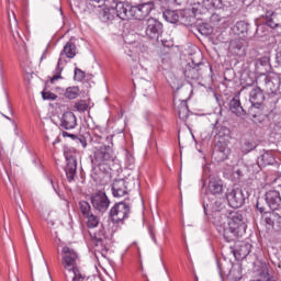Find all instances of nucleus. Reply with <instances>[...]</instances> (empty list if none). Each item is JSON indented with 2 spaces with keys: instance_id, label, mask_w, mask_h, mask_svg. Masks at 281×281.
<instances>
[{
  "instance_id": "ea45409f",
  "label": "nucleus",
  "mask_w": 281,
  "mask_h": 281,
  "mask_svg": "<svg viewBox=\"0 0 281 281\" xmlns=\"http://www.w3.org/2000/svg\"><path fill=\"white\" fill-rule=\"evenodd\" d=\"M75 78L76 80L82 81L83 78H87L85 71L80 70V68L75 69Z\"/></svg>"
},
{
  "instance_id": "e2e57ef3",
  "label": "nucleus",
  "mask_w": 281,
  "mask_h": 281,
  "mask_svg": "<svg viewBox=\"0 0 281 281\" xmlns=\"http://www.w3.org/2000/svg\"><path fill=\"white\" fill-rule=\"evenodd\" d=\"M0 70H1V65H0Z\"/></svg>"
},
{
  "instance_id": "bf43d9fd",
  "label": "nucleus",
  "mask_w": 281,
  "mask_h": 281,
  "mask_svg": "<svg viewBox=\"0 0 281 281\" xmlns=\"http://www.w3.org/2000/svg\"><path fill=\"white\" fill-rule=\"evenodd\" d=\"M69 137H74V134H70Z\"/></svg>"
},
{
  "instance_id": "39448f33",
  "label": "nucleus",
  "mask_w": 281,
  "mask_h": 281,
  "mask_svg": "<svg viewBox=\"0 0 281 281\" xmlns=\"http://www.w3.org/2000/svg\"><path fill=\"white\" fill-rule=\"evenodd\" d=\"M128 214H131V206L126 202L116 203L110 210L112 223H116L117 225H122L128 218Z\"/></svg>"
},
{
  "instance_id": "0eeeda50",
  "label": "nucleus",
  "mask_w": 281,
  "mask_h": 281,
  "mask_svg": "<svg viewBox=\"0 0 281 281\" xmlns=\"http://www.w3.org/2000/svg\"><path fill=\"white\" fill-rule=\"evenodd\" d=\"M114 160L115 155H113V149H111V146L109 145H103L94 151L93 164L95 166H106L112 164Z\"/></svg>"
},
{
  "instance_id": "6e6d98bb",
  "label": "nucleus",
  "mask_w": 281,
  "mask_h": 281,
  "mask_svg": "<svg viewBox=\"0 0 281 281\" xmlns=\"http://www.w3.org/2000/svg\"><path fill=\"white\" fill-rule=\"evenodd\" d=\"M139 52H144V47L143 48H138Z\"/></svg>"
},
{
  "instance_id": "c756f323",
  "label": "nucleus",
  "mask_w": 281,
  "mask_h": 281,
  "mask_svg": "<svg viewBox=\"0 0 281 281\" xmlns=\"http://www.w3.org/2000/svg\"><path fill=\"white\" fill-rule=\"evenodd\" d=\"M276 13L268 11L266 13V19H267V25H269V27L276 29L278 27V25H280V23L276 22Z\"/></svg>"
},
{
  "instance_id": "2eb2a0df",
  "label": "nucleus",
  "mask_w": 281,
  "mask_h": 281,
  "mask_svg": "<svg viewBox=\"0 0 281 281\" xmlns=\"http://www.w3.org/2000/svg\"><path fill=\"white\" fill-rule=\"evenodd\" d=\"M233 254L238 260L248 257L251 254V244L247 241L235 243Z\"/></svg>"
},
{
  "instance_id": "4468645a",
  "label": "nucleus",
  "mask_w": 281,
  "mask_h": 281,
  "mask_svg": "<svg viewBox=\"0 0 281 281\" xmlns=\"http://www.w3.org/2000/svg\"><path fill=\"white\" fill-rule=\"evenodd\" d=\"M66 161H67V166L65 168L66 177L68 181L71 182L76 177V170H78V160L76 159V156L67 154Z\"/></svg>"
},
{
  "instance_id": "603ef678",
  "label": "nucleus",
  "mask_w": 281,
  "mask_h": 281,
  "mask_svg": "<svg viewBox=\"0 0 281 281\" xmlns=\"http://www.w3.org/2000/svg\"><path fill=\"white\" fill-rule=\"evenodd\" d=\"M212 32V30L209 27V29H206V32H204V33H202V34H204L205 36H207V34H210Z\"/></svg>"
},
{
  "instance_id": "2f4dec72",
  "label": "nucleus",
  "mask_w": 281,
  "mask_h": 281,
  "mask_svg": "<svg viewBox=\"0 0 281 281\" xmlns=\"http://www.w3.org/2000/svg\"><path fill=\"white\" fill-rule=\"evenodd\" d=\"M86 218H88L87 226L90 229H94V227H98V225H100V220H98V216L93 215V213H91L89 216H86Z\"/></svg>"
},
{
  "instance_id": "aec40b11",
  "label": "nucleus",
  "mask_w": 281,
  "mask_h": 281,
  "mask_svg": "<svg viewBox=\"0 0 281 281\" xmlns=\"http://www.w3.org/2000/svg\"><path fill=\"white\" fill-rule=\"evenodd\" d=\"M229 109L231 112L237 115V117H245L247 115V112H245V109L240 104V97L235 95L231 102H229Z\"/></svg>"
},
{
  "instance_id": "c85d7f7f",
  "label": "nucleus",
  "mask_w": 281,
  "mask_h": 281,
  "mask_svg": "<svg viewBox=\"0 0 281 281\" xmlns=\"http://www.w3.org/2000/svg\"><path fill=\"white\" fill-rule=\"evenodd\" d=\"M191 12L194 14V16H198V14H205L206 11L203 2L200 0L196 3H193Z\"/></svg>"
},
{
  "instance_id": "b1692460",
  "label": "nucleus",
  "mask_w": 281,
  "mask_h": 281,
  "mask_svg": "<svg viewBox=\"0 0 281 281\" xmlns=\"http://www.w3.org/2000/svg\"><path fill=\"white\" fill-rule=\"evenodd\" d=\"M276 161V158L273 157V154L271 151H265L259 158H258V165L266 167L271 166Z\"/></svg>"
},
{
  "instance_id": "680f3d73",
  "label": "nucleus",
  "mask_w": 281,
  "mask_h": 281,
  "mask_svg": "<svg viewBox=\"0 0 281 281\" xmlns=\"http://www.w3.org/2000/svg\"><path fill=\"white\" fill-rule=\"evenodd\" d=\"M56 143H58V140H55L53 144H56Z\"/></svg>"
},
{
  "instance_id": "f8f14e48",
  "label": "nucleus",
  "mask_w": 281,
  "mask_h": 281,
  "mask_svg": "<svg viewBox=\"0 0 281 281\" xmlns=\"http://www.w3.org/2000/svg\"><path fill=\"white\" fill-rule=\"evenodd\" d=\"M263 221L268 229H274V232H280L281 229V216L278 213L269 212L263 214Z\"/></svg>"
},
{
  "instance_id": "dca6fc26",
  "label": "nucleus",
  "mask_w": 281,
  "mask_h": 281,
  "mask_svg": "<svg viewBox=\"0 0 281 281\" xmlns=\"http://www.w3.org/2000/svg\"><path fill=\"white\" fill-rule=\"evenodd\" d=\"M265 90L260 86H257L250 90L249 101L256 108L260 109V104L265 102Z\"/></svg>"
},
{
  "instance_id": "052dcab7",
  "label": "nucleus",
  "mask_w": 281,
  "mask_h": 281,
  "mask_svg": "<svg viewBox=\"0 0 281 281\" xmlns=\"http://www.w3.org/2000/svg\"><path fill=\"white\" fill-rule=\"evenodd\" d=\"M7 120H10V117H8V116H4Z\"/></svg>"
},
{
  "instance_id": "7ed1b4c3",
  "label": "nucleus",
  "mask_w": 281,
  "mask_h": 281,
  "mask_svg": "<svg viewBox=\"0 0 281 281\" xmlns=\"http://www.w3.org/2000/svg\"><path fill=\"white\" fill-rule=\"evenodd\" d=\"M256 82L268 95H278L280 91V75L276 72L259 75Z\"/></svg>"
},
{
  "instance_id": "ddd939ff",
  "label": "nucleus",
  "mask_w": 281,
  "mask_h": 281,
  "mask_svg": "<svg viewBox=\"0 0 281 281\" xmlns=\"http://www.w3.org/2000/svg\"><path fill=\"white\" fill-rule=\"evenodd\" d=\"M78 126V119L74 112H65L60 117V127L65 131H74Z\"/></svg>"
},
{
  "instance_id": "8fccbe9b",
  "label": "nucleus",
  "mask_w": 281,
  "mask_h": 281,
  "mask_svg": "<svg viewBox=\"0 0 281 281\" xmlns=\"http://www.w3.org/2000/svg\"><path fill=\"white\" fill-rule=\"evenodd\" d=\"M235 175H237V177H241L243 176V171L240 169L235 170Z\"/></svg>"
},
{
  "instance_id": "423d86ee",
  "label": "nucleus",
  "mask_w": 281,
  "mask_h": 281,
  "mask_svg": "<svg viewBox=\"0 0 281 281\" xmlns=\"http://www.w3.org/2000/svg\"><path fill=\"white\" fill-rule=\"evenodd\" d=\"M105 5L111 7L115 10V16L126 21L133 19V7L127 2H117V0H106Z\"/></svg>"
},
{
  "instance_id": "a18cd8bd",
  "label": "nucleus",
  "mask_w": 281,
  "mask_h": 281,
  "mask_svg": "<svg viewBox=\"0 0 281 281\" xmlns=\"http://www.w3.org/2000/svg\"><path fill=\"white\" fill-rule=\"evenodd\" d=\"M13 196L15 199V202L19 203V199H21V193H19V191H16V189H14Z\"/></svg>"
},
{
  "instance_id": "f03ea898",
  "label": "nucleus",
  "mask_w": 281,
  "mask_h": 281,
  "mask_svg": "<svg viewBox=\"0 0 281 281\" xmlns=\"http://www.w3.org/2000/svg\"><path fill=\"white\" fill-rule=\"evenodd\" d=\"M63 258L61 265L66 269L65 278L67 281H83L82 274H80V270L76 266V261L78 260V254L74 251V249L65 246L61 250Z\"/></svg>"
},
{
  "instance_id": "5fc2aeb1",
  "label": "nucleus",
  "mask_w": 281,
  "mask_h": 281,
  "mask_svg": "<svg viewBox=\"0 0 281 281\" xmlns=\"http://www.w3.org/2000/svg\"><path fill=\"white\" fill-rule=\"evenodd\" d=\"M67 135H69L67 132H64V133H63V136H64V137H67Z\"/></svg>"
},
{
  "instance_id": "4d7b16f0",
  "label": "nucleus",
  "mask_w": 281,
  "mask_h": 281,
  "mask_svg": "<svg viewBox=\"0 0 281 281\" xmlns=\"http://www.w3.org/2000/svg\"><path fill=\"white\" fill-rule=\"evenodd\" d=\"M106 140H111V138L109 136L105 137Z\"/></svg>"
},
{
  "instance_id": "1a4fd4ad",
  "label": "nucleus",
  "mask_w": 281,
  "mask_h": 281,
  "mask_svg": "<svg viewBox=\"0 0 281 281\" xmlns=\"http://www.w3.org/2000/svg\"><path fill=\"white\" fill-rule=\"evenodd\" d=\"M153 10H155L154 1L143 2L138 5H134L132 8V19H135L136 21H144V19L150 15Z\"/></svg>"
},
{
  "instance_id": "a19ab883",
  "label": "nucleus",
  "mask_w": 281,
  "mask_h": 281,
  "mask_svg": "<svg viewBox=\"0 0 281 281\" xmlns=\"http://www.w3.org/2000/svg\"><path fill=\"white\" fill-rule=\"evenodd\" d=\"M241 148L244 153H250V150H254V145L249 140H246Z\"/></svg>"
},
{
  "instance_id": "864d4df0",
  "label": "nucleus",
  "mask_w": 281,
  "mask_h": 281,
  "mask_svg": "<svg viewBox=\"0 0 281 281\" xmlns=\"http://www.w3.org/2000/svg\"><path fill=\"white\" fill-rule=\"evenodd\" d=\"M49 183L52 184L53 190H55V192H56V187L54 186V180L49 179Z\"/></svg>"
},
{
  "instance_id": "79ce46f5",
  "label": "nucleus",
  "mask_w": 281,
  "mask_h": 281,
  "mask_svg": "<svg viewBox=\"0 0 281 281\" xmlns=\"http://www.w3.org/2000/svg\"><path fill=\"white\" fill-rule=\"evenodd\" d=\"M203 177H204V179H207V177H210V167L209 166L203 167Z\"/></svg>"
},
{
  "instance_id": "c9c22d12",
  "label": "nucleus",
  "mask_w": 281,
  "mask_h": 281,
  "mask_svg": "<svg viewBox=\"0 0 281 281\" xmlns=\"http://www.w3.org/2000/svg\"><path fill=\"white\" fill-rule=\"evenodd\" d=\"M229 276L234 281H240L243 279V273L240 272V268H233L229 271Z\"/></svg>"
},
{
  "instance_id": "f257e3e1",
  "label": "nucleus",
  "mask_w": 281,
  "mask_h": 281,
  "mask_svg": "<svg viewBox=\"0 0 281 281\" xmlns=\"http://www.w3.org/2000/svg\"><path fill=\"white\" fill-rule=\"evenodd\" d=\"M212 210V223L227 243L236 240L247 232V224L239 212L228 211L218 201L214 202Z\"/></svg>"
},
{
  "instance_id": "c03bdc74",
  "label": "nucleus",
  "mask_w": 281,
  "mask_h": 281,
  "mask_svg": "<svg viewBox=\"0 0 281 281\" xmlns=\"http://www.w3.org/2000/svg\"><path fill=\"white\" fill-rule=\"evenodd\" d=\"M149 236H150L153 243H155V245H158L157 237L155 236V231H149Z\"/></svg>"
},
{
  "instance_id": "6e6552de",
  "label": "nucleus",
  "mask_w": 281,
  "mask_h": 281,
  "mask_svg": "<svg viewBox=\"0 0 281 281\" xmlns=\"http://www.w3.org/2000/svg\"><path fill=\"white\" fill-rule=\"evenodd\" d=\"M91 204L97 212H101V214H104L106 210H109L111 205V200H109V196H106V193L103 191H98L92 193L91 195Z\"/></svg>"
},
{
  "instance_id": "9d476101",
  "label": "nucleus",
  "mask_w": 281,
  "mask_h": 281,
  "mask_svg": "<svg viewBox=\"0 0 281 281\" xmlns=\"http://www.w3.org/2000/svg\"><path fill=\"white\" fill-rule=\"evenodd\" d=\"M164 30V24L157 19L150 18L146 21L145 34L148 38H159Z\"/></svg>"
},
{
  "instance_id": "cd10ccee",
  "label": "nucleus",
  "mask_w": 281,
  "mask_h": 281,
  "mask_svg": "<svg viewBox=\"0 0 281 281\" xmlns=\"http://www.w3.org/2000/svg\"><path fill=\"white\" fill-rule=\"evenodd\" d=\"M80 94V89L78 87H69L66 89L65 98L68 100H76Z\"/></svg>"
},
{
  "instance_id": "a878e982",
  "label": "nucleus",
  "mask_w": 281,
  "mask_h": 281,
  "mask_svg": "<svg viewBox=\"0 0 281 281\" xmlns=\"http://www.w3.org/2000/svg\"><path fill=\"white\" fill-rule=\"evenodd\" d=\"M228 49L231 54L238 56V54H240V50L243 49V40L235 38L231 41Z\"/></svg>"
},
{
  "instance_id": "9b49d317",
  "label": "nucleus",
  "mask_w": 281,
  "mask_h": 281,
  "mask_svg": "<svg viewBox=\"0 0 281 281\" xmlns=\"http://www.w3.org/2000/svg\"><path fill=\"white\" fill-rule=\"evenodd\" d=\"M226 199L231 207H243V204L245 203V193H243V190L240 189H232L227 192Z\"/></svg>"
},
{
  "instance_id": "f3484780",
  "label": "nucleus",
  "mask_w": 281,
  "mask_h": 281,
  "mask_svg": "<svg viewBox=\"0 0 281 281\" xmlns=\"http://www.w3.org/2000/svg\"><path fill=\"white\" fill-rule=\"evenodd\" d=\"M266 202L270 210H280L281 195L278 190H270L266 193Z\"/></svg>"
},
{
  "instance_id": "72a5a7b5",
  "label": "nucleus",
  "mask_w": 281,
  "mask_h": 281,
  "mask_svg": "<svg viewBox=\"0 0 281 281\" xmlns=\"http://www.w3.org/2000/svg\"><path fill=\"white\" fill-rule=\"evenodd\" d=\"M145 87V95L150 98V95H155V85L150 81H144Z\"/></svg>"
},
{
  "instance_id": "3c124183",
  "label": "nucleus",
  "mask_w": 281,
  "mask_h": 281,
  "mask_svg": "<svg viewBox=\"0 0 281 281\" xmlns=\"http://www.w3.org/2000/svg\"><path fill=\"white\" fill-rule=\"evenodd\" d=\"M95 142H102V136H94Z\"/></svg>"
},
{
  "instance_id": "393cba45",
  "label": "nucleus",
  "mask_w": 281,
  "mask_h": 281,
  "mask_svg": "<svg viewBox=\"0 0 281 281\" xmlns=\"http://www.w3.org/2000/svg\"><path fill=\"white\" fill-rule=\"evenodd\" d=\"M202 66H203V63H201V61H199L198 64L192 61L188 78H192V80H199V78L201 76V67Z\"/></svg>"
},
{
  "instance_id": "412c9836",
  "label": "nucleus",
  "mask_w": 281,
  "mask_h": 281,
  "mask_svg": "<svg viewBox=\"0 0 281 281\" xmlns=\"http://www.w3.org/2000/svg\"><path fill=\"white\" fill-rule=\"evenodd\" d=\"M99 19L102 21V23H109V21H113L115 19V9L113 5H106V2L104 3V7L99 11Z\"/></svg>"
},
{
  "instance_id": "09e8293b",
  "label": "nucleus",
  "mask_w": 281,
  "mask_h": 281,
  "mask_svg": "<svg viewBox=\"0 0 281 281\" xmlns=\"http://www.w3.org/2000/svg\"><path fill=\"white\" fill-rule=\"evenodd\" d=\"M92 3H106V0H90Z\"/></svg>"
},
{
  "instance_id": "20e7f679",
  "label": "nucleus",
  "mask_w": 281,
  "mask_h": 281,
  "mask_svg": "<svg viewBox=\"0 0 281 281\" xmlns=\"http://www.w3.org/2000/svg\"><path fill=\"white\" fill-rule=\"evenodd\" d=\"M64 56H66V58H76V44H74V42L66 43L63 50L60 52V56L57 61V67L54 70L53 77L50 78L52 85H54L57 80H63V63H67L63 59Z\"/></svg>"
},
{
  "instance_id": "49530a36",
  "label": "nucleus",
  "mask_w": 281,
  "mask_h": 281,
  "mask_svg": "<svg viewBox=\"0 0 281 281\" xmlns=\"http://www.w3.org/2000/svg\"><path fill=\"white\" fill-rule=\"evenodd\" d=\"M257 210L262 214L265 212V209L260 206V202H257Z\"/></svg>"
},
{
  "instance_id": "4be33fe9",
  "label": "nucleus",
  "mask_w": 281,
  "mask_h": 281,
  "mask_svg": "<svg viewBox=\"0 0 281 281\" xmlns=\"http://www.w3.org/2000/svg\"><path fill=\"white\" fill-rule=\"evenodd\" d=\"M209 191L211 194H223V180L211 178L209 181Z\"/></svg>"
},
{
  "instance_id": "37998d69",
  "label": "nucleus",
  "mask_w": 281,
  "mask_h": 281,
  "mask_svg": "<svg viewBox=\"0 0 281 281\" xmlns=\"http://www.w3.org/2000/svg\"><path fill=\"white\" fill-rule=\"evenodd\" d=\"M13 124V133L15 135V137H19V126L16 125V123L14 121H12Z\"/></svg>"
},
{
  "instance_id": "e433bc0d",
  "label": "nucleus",
  "mask_w": 281,
  "mask_h": 281,
  "mask_svg": "<svg viewBox=\"0 0 281 281\" xmlns=\"http://www.w3.org/2000/svg\"><path fill=\"white\" fill-rule=\"evenodd\" d=\"M36 281H52V276L49 274V270H47V266H44V277L37 276Z\"/></svg>"
},
{
  "instance_id": "58836bf2",
  "label": "nucleus",
  "mask_w": 281,
  "mask_h": 281,
  "mask_svg": "<svg viewBox=\"0 0 281 281\" xmlns=\"http://www.w3.org/2000/svg\"><path fill=\"white\" fill-rule=\"evenodd\" d=\"M42 98L43 100H56L58 95L54 94L52 91H43Z\"/></svg>"
},
{
  "instance_id": "a211bd4d",
  "label": "nucleus",
  "mask_w": 281,
  "mask_h": 281,
  "mask_svg": "<svg viewBox=\"0 0 281 281\" xmlns=\"http://www.w3.org/2000/svg\"><path fill=\"white\" fill-rule=\"evenodd\" d=\"M112 194L115 198L126 196V194H128V187L126 186V180H115L112 183Z\"/></svg>"
},
{
  "instance_id": "4c0bfd02",
  "label": "nucleus",
  "mask_w": 281,
  "mask_h": 281,
  "mask_svg": "<svg viewBox=\"0 0 281 281\" xmlns=\"http://www.w3.org/2000/svg\"><path fill=\"white\" fill-rule=\"evenodd\" d=\"M217 0H201L204 10L207 12V10H212L214 8Z\"/></svg>"
},
{
  "instance_id": "6ab92c4d",
  "label": "nucleus",
  "mask_w": 281,
  "mask_h": 281,
  "mask_svg": "<svg viewBox=\"0 0 281 281\" xmlns=\"http://www.w3.org/2000/svg\"><path fill=\"white\" fill-rule=\"evenodd\" d=\"M214 155L218 159V161H225L227 157H229V147H227V143L220 140L215 144Z\"/></svg>"
},
{
  "instance_id": "de8ad7c7",
  "label": "nucleus",
  "mask_w": 281,
  "mask_h": 281,
  "mask_svg": "<svg viewBox=\"0 0 281 281\" xmlns=\"http://www.w3.org/2000/svg\"><path fill=\"white\" fill-rule=\"evenodd\" d=\"M45 58H47V50H45L42 56H41V63H43V60H45Z\"/></svg>"
},
{
  "instance_id": "13d9d810",
  "label": "nucleus",
  "mask_w": 281,
  "mask_h": 281,
  "mask_svg": "<svg viewBox=\"0 0 281 281\" xmlns=\"http://www.w3.org/2000/svg\"><path fill=\"white\" fill-rule=\"evenodd\" d=\"M21 212H22V214H25L24 211H23V209H21Z\"/></svg>"
},
{
  "instance_id": "bb28decb",
  "label": "nucleus",
  "mask_w": 281,
  "mask_h": 281,
  "mask_svg": "<svg viewBox=\"0 0 281 281\" xmlns=\"http://www.w3.org/2000/svg\"><path fill=\"white\" fill-rule=\"evenodd\" d=\"M162 16L168 23H177L179 21V13L177 11L166 10Z\"/></svg>"
},
{
  "instance_id": "7c9ffc66",
  "label": "nucleus",
  "mask_w": 281,
  "mask_h": 281,
  "mask_svg": "<svg viewBox=\"0 0 281 281\" xmlns=\"http://www.w3.org/2000/svg\"><path fill=\"white\" fill-rule=\"evenodd\" d=\"M79 209H80V212L83 216H89L91 215V204H89V202L87 201H81L79 202Z\"/></svg>"
},
{
  "instance_id": "473e14b6",
  "label": "nucleus",
  "mask_w": 281,
  "mask_h": 281,
  "mask_svg": "<svg viewBox=\"0 0 281 281\" xmlns=\"http://www.w3.org/2000/svg\"><path fill=\"white\" fill-rule=\"evenodd\" d=\"M235 30L237 31V34H245L249 30V24L245 21H239L236 23Z\"/></svg>"
},
{
  "instance_id": "5701e85b",
  "label": "nucleus",
  "mask_w": 281,
  "mask_h": 281,
  "mask_svg": "<svg viewBox=\"0 0 281 281\" xmlns=\"http://www.w3.org/2000/svg\"><path fill=\"white\" fill-rule=\"evenodd\" d=\"M178 115L179 119L182 120V122H186V120L190 117V109H188V101H180V103L178 104Z\"/></svg>"
},
{
  "instance_id": "f704fd0d",
  "label": "nucleus",
  "mask_w": 281,
  "mask_h": 281,
  "mask_svg": "<svg viewBox=\"0 0 281 281\" xmlns=\"http://www.w3.org/2000/svg\"><path fill=\"white\" fill-rule=\"evenodd\" d=\"M75 109L79 113H85V111H87V109H89V103H87V101H85V100L77 101L75 103Z\"/></svg>"
}]
</instances>
